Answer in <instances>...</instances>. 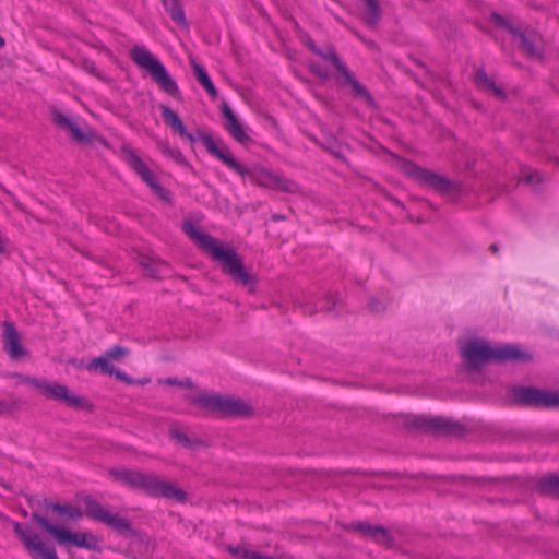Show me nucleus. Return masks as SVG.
Segmentation results:
<instances>
[{
	"label": "nucleus",
	"mask_w": 559,
	"mask_h": 559,
	"mask_svg": "<svg viewBox=\"0 0 559 559\" xmlns=\"http://www.w3.org/2000/svg\"><path fill=\"white\" fill-rule=\"evenodd\" d=\"M164 8L169 10L171 7L178 3V0H162Z\"/></svg>",
	"instance_id": "nucleus-44"
},
{
	"label": "nucleus",
	"mask_w": 559,
	"mask_h": 559,
	"mask_svg": "<svg viewBox=\"0 0 559 559\" xmlns=\"http://www.w3.org/2000/svg\"><path fill=\"white\" fill-rule=\"evenodd\" d=\"M332 309H333V307H326V308H322L321 310H326V311H329V310H332Z\"/></svg>",
	"instance_id": "nucleus-50"
},
{
	"label": "nucleus",
	"mask_w": 559,
	"mask_h": 559,
	"mask_svg": "<svg viewBox=\"0 0 559 559\" xmlns=\"http://www.w3.org/2000/svg\"><path fill=\"white\" fill-rule=\"evenodd\" d=\"M0 189H1V190H2L7 195H9V197H10V199H11V200H12V202L14 203V206H15L17 210H20V211H25V209H24L23 204H22L20 201H17L16 197H15V195L10 191V190H8V189H7L4 186H2L1 183H0Z\"/></svg>",
	"instance_id": "nucleus-40"
},
{
	"label": "nucleus",
	"mask_w": 559,
	"mask_h": 559,
	"mask_svg": "<svg viewBox=\"0 0 559 559\" xmlns=\"http://www.w3.org/2000/svg\"><path fill=\"white\" fill-rule=\"evenodd\" d=\"M411 425L438 436L461 437L465 431L459 421L443 417L416 416Z\"/></svg>",
	"instance_id": "nucleus-13"
},
{
	"label": "nucleus",
	"mask_w": 559,
	"mask_h": 559,
	"mask_svg": "<svg viewBox=\"0 0 559 559\" xmlns=\"http://www.w3.org/2000/svg\"><path fill=\"white\" fill-rule=\"evenodd\" d=\"M20 377L23 382L31 384L47 397L58 401L68 407L86 411H92L94 407L86 397L75 394L64 384L39 380L33 377Z\"/></svg>",
	"instance_id": "nucleus-8"
},
{
	"label": "nucleus",
	"mask_w": 559,
	"mask_h": 559,
	"mask_svg": "<svg viewBox=\"0 0 559 559\" xmlns=\"http://www.w3.org/2000/svg\"><path fill=\"white\" fill-rule=\"evenodd\" d=\"M118 380L124 382V383H128V384H131L133 383V380L127 376L124 372H122L121 370L119 369H116L115 368V371L112 373Z\"/></svg>",
	"instance_id": "nucleus-42"
},
{
	"label": "nucleus",
	"mask_w": 559,
	"mask_h": 559,
	"mask_svg": "<svg viewBox=\"0 0 559 559\" xmlns=\"http://www.w3.org/2000/svg\"><path fill=\"white\" fill-rule=\"evenodd\" d=\"M121 154L124 162L147 183L151 189L164 201H170V193L162 187L155 179L153 173L147 165L138 156L130 146L123 145Z\"/></svg>",
	"instance_id": "nucleus-12"
},
{
	"label": "nucleus",
	"mask_w": 559,
	"mask_h": 559,
	"mask_svg": "<svg viewBox=\"0 0 559 559\" xmlns=\"http://www.w3.org/2000/svg\"><path fill=\"white\" fill-rule=\"evenodd\" d=\"M167 12L169 13L170 17L179 25H187V21H186V17H185V12H183V9L182 7L179 4V2L177 4H175L174 7H171L169 10H167Z\"/></svg>",
	"instance_id": "nucleus-34"
},
{
	"label": "nucleus",
	"mask_w": 559,
	"mask_h": 559,
	"mask_svg": "<svg viewBox=\"0 0 559 559\" xmlns=\"http://www.w3.org/2000/svg\"><path fill=\"white\" fill-rule=\"evenodd\" d=\"M165 383L168 384V385H177V386H183V388H187V389H193L194 388V384L192 382V380L190 378H187L182 381L176 379V378H167L165 380Z\"/></svg>",
	"instance_id": "nucleus-39"
},
{
	"label": "nucleus",
	"mask_w": 559,
	"mask_h": 559,
	"mask_svg": "<svg viewBox=\"0 0 559 559\" xmlns=\"http://www.w3.org/2000/svg\"><path fill=\"white\" fill-rule=\"evenodd\" d=\"M162 117L165 121V123L175 132L180 134L185 133V124L182 123L180 117L176 111H174L170 107L167 105H160L159 106Z\"/></svg>",
	"instance_id": "nucleus-25"
},
{
	"label": "nucleus",
	"mask_w": 559,
	"mask_h": 559,
	"mask_svg": "<svg viewBox=\"0 0 559 559\" xmlns=\"http://www.w3.org/2000/svg\"><path fill=\"white\" fill-rule=\"evenodd\" d=\"M556 162L559 164V157L556 159Z\"/></svg>",
	"instance_id": "nucleus-52"
},
{
	"label": "nucleus",
	"mask_w": 559,
	"mask_h": 559,
	"mask_svg": "<svg viewBox=\"0 0 559 559\" xmlns=\"http://www.w3.org/2000/svg\"><path fill=\"white\" fill-rule=\"evenodd\" d=\"M222 115L225 119L226 131L241 145L248 146L252 143V139L245 132L241 123L234 114L233 109L224 104L222 106Z\"/></svg>",
	"instance_id": "nucleus-20"
},
{
	"label": "nucleus",
	"mask_w": 559,
	"mask_h": 559,
	"mask_svg": "<svg viewBox=\"0 0 559 559\" xmlns=\"http://www.w3.org/2000/svg\"><path fill=\"white\" fill-rule=\"evenodd\" d=\"M461 354L466 368L478 371L487 362L504 364L507 361H530L532 356L514 345L491 347L481 340H471L462 348Z\"/></svg>",
	"instance_id": "nucleus-3"
},
{
	"label": "nucleus",
	"mask_w": 559,
	"mask_h": 559,
	"mask_svg": "<svg viewBox=\"0 0 559 559\" xmlns=\"http://www.w3.org/2000/svg\"><path fill=\"white\" fill-rule=\"evenodd\" d=\"M200 134H203V133L198 131L197 134H192V133L188 132L187 129H185V133L180 134V136L183 139H187L190 143H194L198 140H201L203 142V140L200 138Z\"/></svg>",
	"instance_id": "nucleus-41"
},
{
	"label": "nucleus",
	"mask_w": 559,
	"mask_h": 559,
	"mask_svg": "<svg viewBox=\"0 0 559 559\" xmlns=\"http://www.w3.org/2000/svg\"><path fill=\"white\" fill-rule=\"evenodd\" d=\"M129 353V350L122 346H119V345H116L111 348H109L106 353H105V356L110 360H119L121 359L122 357L127 356Z\"/></svg>",
	"instance_id": "nucleus-36"
},
{
	"label": "nucleus",
	"mask_w": 559,
	"mask_h": 559,
	"mask_svg": "<svg viewBox=\"0 0 559 559\" xmlns=\"http://www.w3.org/2000/svg\"><path fill=\"white\" fill-rule=\"evenodd\" d=\"M169 437L177 444H180L188 449L204 445V442L202 440L189 438L186 431L176 423L171 424L169 427Z\"/></svg>",
	"instance_id": "nucleus-23"
},
{
	"label": "nucleus",
	"mask_w": 559,
	"mask_h": 559,
	"mask_svg": "<svg viewBox=\"0 0 559 559\" xmlns=\"http://www.w3.org/2000/svg\"><path fill=\"white\" fill-rule=\"evenodd\" d=\"M308 69L309 71L316 75L317 78L321 79V80H326L330 78V73L329 71H326L325 69H323L321 66H319L318 63H314V62H309L308 64Z\"/></svg>",
	"instance_id": "nucleus-37"
},
{
	"label": "nucleus",
	"mask_w": 559,
	"mask_h": 559,
	"mask_svg": "<svg viewBox=\"0 0 559 559\" xmlns=\"http://www.w3.org/2000/svg\"><path fill=\"white\" fill-rule=\"evenodd\" d=\"M14 532L34 559H58L53 547H47L37 534L22 523H14Z\"/></svg>",
	"instance_id": "nucleus-15"
},
{
	"label": "nucleus",
	"mask_w": 559,
	"mask_h": 559,
	"mask_svg": "<svg viewBox=\"0 0 559 559\" xmlns=\"http://www.w3.org/2000/svg\"><path fill=\"white\" fill-rule=\"evenodd\" d=\"M82 68L88 72L90 74L98 78L99 80H104L102 73L98 71V69L96 68V64L94 61L90 60V59H84L82 61Z\"/></svg>",
	"instance_id": "nucleus-38"
},
{
	"label": "nucleus",
	"mask_w": 559,
	"mask_h": 559,
	"mask_svg": "<svg viewBox=\"0 0 559 559\" xmlns=\"http://www.w3.org/2000/svg\"><path fill=\"white\" fill-rule=\"evenodd\" d=\"M200 138L203 140V144L206 151L212 156L218 158L228 168L237 173L239 176H241L242 178H249L251 182L260 187H273L275 175H273L271 171L258 166L247 168L239 162H237V159L233 156L228 147H226L225 145H223L222 147L218 146L210 134H200Z\"/></svg>",
	"instance_id": "nucleus-4"
},
{
	"label": "nucleus",
	"mask_w": 559,
	"mask_h": 559,
	"mask_svg": "<svg viewBox=\"0 0 559 559\" xmlns=\"http://www.w3.org/2000/svg\"><path fill=\"white\" fill-rule=\"evenodd\" d=\"M32 520L51 534L59 544H72L76 547L91 550L97 549V539L94 535L86 533H72L69 530L51 524L46 518L33 512Z\"/></svg>",
	"instance_id": "nucleus-11"
},
{
	"label": "nucleus",
	"mask_w": 559,
	"mask_h": 559,
	"mask_svg": "<svg viewBox=\"0 0 559 559\" xmlns=\"http://www.w3.org/2000/svg\"><path fill=\"white\" fill-rule=\"evenodd\" d=\"M513 403L518 406L532 408H558L559 392L535 386H514L512 389Z\"/></svg>",
	"instance_id": "nucleus-10"
},
{
	"label": "nucleus",
	"mask_w": 559,
	"mask_h": 559,
	"mask_svg": "<svg viewBox=\"0 0 559 559\" xmlns=\"http://www.w3.org/2000/svg\"><path fill=\"white\" fill-rule=\"evenodd\" d=\"M139 264L145 271V275L153 280H160L163 271L168 267L166 262L147 255L140 257Z\"/></svg>",
	"instance_id": "nucleus-21"
},
{
	"label": "nucleus",
	"mask_w": 559,
	"mask_h": 559,
	"mask_svg": "<svg viewBox=\"0 0 559 559\" xmlns=\"http://www.w3.org/2000/svg\"><path fill=\"white\" fill-rule=\"evenodd\" d=\"M22 401L19 399L0 400V416L10 415L21 408Z\"/></svg>",
	"instance_id": "nucleus-32"
},
{
	"label": "nucleus",
	"mask_w": 559,
	"mask_h": 559,
	"mask_svg": "<svg viewBox=\"0 0 559 559\" xmlns=\"http://www.w3.org/2000/svg\"><path fill=\"white\" fill-rule=\"evenodd\" d=\"M87 368L88 370H99L102 373L110 376H112L115 371V367L109 362L106 356L94 358Z\"/></svg>",
	"instance_id": "nucleus-29"
},
{
	"label": "nucleus",
	"mask_w": 559,
	"mask_h": 559,
	"mask_svg": "<svg viewBox=\"0 0 559 559\" xmlns=\"http://www.w3.org/2000/svg\"><path fill=\"white\" fill-rule=\"evenodd\" d=\"M366 5L364 21L367 26L374 28L381 17L382 10L378 0H361Z\"/></svg>",
	"instance_id": "nucleus-26"
},
{
	"label": "nucleus",
	"mask_w": 559,
	"mask_h": 559,
	"mask_svg": "<svg viewBox=\"0 0 559 559\" xmlns=\"http://www.w3.org/2000/svg\"><path fill=\"white\" fill-rule=\"evenodd\" d=\"M109 475L115 481L135 490H142L153 498H165L178 502L187 500V493L182 489L164 480L154 473H144L139 469L111 468L109 469Z\"/></svg>",
	"instance_id": "nucleus-2"
},
{
	"label": "nucleus",
	"mask_w": 559,
	"mask_h": 559,
	"mask_svg": "<svg viewBox=\"0 0 559 559\" xmlns=\"http://www.w3.org/2000/svg\"><path fill=\"white\" fill-rule=\"evenodd\" d=\"M538 490L544 496L559 498V474L543 478L538 484Z\"/></svg>",
	"instance_id": "nucleus-27"
},
{
	"label": "nucleus",
	"mask_w": 559,
	"mask_h": 559,
	"mask_svg": "<svg viewBox=\"0 0 559 559\" xmlns=\"http://www.w3.org/2000/svg\"><path fill=\"white\" fill-rule=\"evenodd\" d=\"M186 400L202 409H207L225 417L248 418L254 414L252 406L240 399L231 396H224L219 394H199L188 395L186 396Z\"/></svg>",
	"instance_id": "nucleus-5"
},
{
	"label": "nucleus",
	"mask_w": 559,
	"mask_h": 559,
	"mask_svg": "<svg viewBox=\"0 0 559 559\" xmlns=\"http://www.w3.org/2000/svg\"><path fill=\"white\" fill-rule=\"evenodd\" d=\"M347 531L358 532L362 536L372 538L376 543L382 544L386 547L393 546V537L388 530L382 525H370L365 522H354L346 525Z\"/></svg>",
	"instance_id": "nucleus-19"
},
{
	"label": "nucleus",
	"mask_w": 559,
	"mask_h": 559,
	"mask_svg": "<svg viewBox=\"0 0 559 559\" xmlns=\"http://www.w3.org/2000/svg\"><path fill=\"white\" fill-rule=\"evenodd\" d=\"M182 230L202 250L206 251L213 261L218 262L222 272L235 283L242 286L255 283L253 275L246 270L242 259L234 249L223 247L212 236L200 231L191 222H183Z\"/></svg>",
	"instance_id": "nucleus-1"
},
{
	"label": "nucleus",
	"mask_w": 559,
	"mask_h": 559,
	"mask_svg": "<svg viewBox=\"0 0 559 559\" xmlns=\"http://www.w3.org/2000/svg\"><path fill=\"white\" fill-rule=\"evenodd\" d=\"M330 299H332V296L331 295L326 296V300H330Z\"/></svg>",
	"instance_id": "nucleus-51"
},
{
	"label": "nucleus",
	"mask_w": 559,
	"mask_h": 559,
	"mask_svg": "<svg viewBox=\"0 0 559 559\" xmlns=\"http://www.w3.org/2000/svg\"><path fill=\"white\" fill-rule=\"evenodd\" d=\"M403 168L409 177L440 193H449L454 190V185L448 178L440 176L432 170L423 168L412 162H405Z\"/></svg>",
	"instance_id": "nucleus-14"
},
{
	"label": "nucleus",
	"mask_w": 559,
	"mask_h": 559,
	"mask_svg": "<svg viewBox=\"0 0 559 559\" xmlns=\"http://www.w3.org/2000/svg\"><path fill=\"white\" fill-rule=\"evenodd\" d=\"M130 56L138 67L150 73L151 79L159 86L160 90L173 97H177L179 95V88L175 80L167 72L164 64L146 48L134 46L130 51Z\"/></svg>",
	"instance_id": "nucleus-7"
},
{
	"label": "nucleus",
	"mask_w": 559,
	"mask_h": 559,
	"mask_svg": "<svg viewBox=\"0 0 559 559\" xmlns=\"http://www.w3.org/2000/svg\"><path fill=\"white\" fill-rule=\"evenodd\" d=\"M160 151H162V153L164 155L169 156L176 163L181 164V165H186L187 164L185 156L182 155V153L178 148H171L168 145L163 144V145H160Z\"/></svg>",
	"instance_id": "nucleus-33"
},
{
	"label": "nucleus",
	"mask_w": 559,
	"mask_h": 559,
	"mask_svg": "<svg viewBox=\"0 0 559 559\" xmlns=\"http://www.w3.org/2000/svg\"><path fill=\"white\" fill-rule=\"evenodd\" d=\"M273 186L277 187L282 191L290 192V193L295 192L297 189V186L294 181L288 180L283 177H277V176H275Z\"/></svg>",
	"instance_id": "nucleus-35"
},
{
	"label": "nucleus",
	"mask_w": 559,
	"mask_h": 559,
	"mask_svg": "<svg viewBox=\"0 0 559 559\" xmlns=\"http://www.w3.org/2000/svg\"><path fill=\"white\" fill-rule=\"evenodd\" d=\"M2 342L7 354L14 360L27 355V350L21 344V336L11 321L3 322Z\"/></svg>",
	"instance_id": "nucleus-18"
},
{
	"label": "nucleus",
	"mask_w": 559,
	"mask_h": 559,
	"mask_svg": "<svg viewBox=\"0 0 559 559\" xmlns=\"http://www.w3.org/2000/svg\"><path fill=\"white\" fill-rule=\"evenodd\" d=\"M414 62L416 63V66H418V67H420L423 69L426 68V64L423 61L418 60V59H414Z\"/></svg>",
	"instance_id": "nucleus-47"
},
{
	"label": "nucleus",
	"mask_w": 559,
	"mask_h": 559,
	"mask_svg": "<svg viewBox=\"0 0 559 559\" xmlns=\"http://www.w3.org/2000/svg\"><path fill=\"white\" fill-rule=\"evenodd\" d=\"M369 308L372 312H381L385 309L384 305L377 299H372L369 304Z\"/></svg>",
	"instance_id": "nucleus-43"
},
{
	"label": "nucleus",
	"mask_w": 559,
	"mask_h": 559,
	"mask_svg": "<svg viewBox=\"0 0 559 559\" xmlns=\"http://www.w3.org/2000/svg\"><path fill=\"white\" fill-rule=\"evenodd\" d=\"M489 251L492 253V254H497L499 252V246L497 243H492L489 246Z\"/></svg>",
	"instance_id": "nucleus-46"
},
{
	"label": "nucleus",
	"mask_w": 559,
	"mask_h": 559,
	"mask_svg": "<svg viewBox=\"0 0 559 559\" xmlns=\"http://www.w3.org/2000/svg\"><path fill=\"white\" fill-rule=\"evenodd\" d=\"M392 201H393L396 205H402V203H401L397 199L392 198Z\"/></svg>",
	"instance_id": "nucleus-49"
},
{
	"label": "nucleus",
	"mask_w": 559,
	"mask_h": 559,
	"mask_svg": "<svg viewBox=\"0 0 559 559\" xmlns=\"http://www.w3.org/2000/svg\"><path fill=\"white\" fill-rule=\"evenodd\" d=\"M521 180L530 186H537L542 183L543 178L539 171L530 167H523L521 169Z\"/></svg>",
	"instance_id": "nucleus-30"
},
{
	"label": "nucleus",
	"mask_w": 559,
	"mask_h": 559,
	"mask_svg": "<svg viewBox=\"0 0 559 559\" xmlns=\"http://www.w3.org/2000/svg\"><path fill=\"white\" fill-rule=\"evenodd\" d=\"M475 83L477 86L486 92H491L500 99H506L507 94L504 90L497 85L492 79H490L484 69H477L475 72Z\"/></svg>",
	"instance_id": "nucleus-22"
},
{
	"label": "nucleus",
	"mask_w": 559,
	"mask_h": 559,
	"mask_svg": "<svg viewBox=\"0 0 559 559\" xmlns=\"http://www.w3.org/2000/svg\"><path fill=\"white\" fill-rule=\"evenodd\" d=\"M49 509L60 514H66L70 519L78 520L83 516V512L75 506L72 504H60V503H48Z\"/></svg>",
	"instance_id": "nucleus-28"
},
{
	"label": "nucleus",
	"mask_w": 559,
	"mask_h": 559,
	"mask_svg": "<svg viewBox=\"0 0 559 559\" xmlns=\"http://www.w3.org/2000/svg\"><path fill=\"white\" fill-rule=\"evenodd\" d=\"M228 551L231 555L241 557L243 559H261L263 556L258 551H253L241 546H228Z\"/></svg>",
	"instance_id": "nucleus-31"
},
{
	"label": "nucleus",
	"mask_w": 559,
	"mask_h": 559,
	"mask_svg": "<svg viewBox=\"0 0 559 559\" xmlns=\"http://www.w3.org/2000/svg\"><path fill=\"white\" fill-rule=\"evenodd\" d=\"M52 121L58 128L68 131L71 139L80 144H92L95 140L104 143V140L93 131H82L75 122L56 109L52 111Z\"/></svg>",
	"instance_id": "nucleus-17"
},
{
	"label": "nucleus",
	"mask_w": 559,
	"mask_h": 559,
	"mask_svg": "<svg viewBox=\"0 0 559 559\" xmlns=\"http://www.w3.org/2000/svg\"><path fill=\"white\" fill-rule=\"evenodd\" d=\"M490 20L499 27L507 29L512 35L519 37L521 41V49L523 52L531 57L537 58L540 57V52L536 47V36L527 35L521 32L519 28L514 27L507 19H504L501 14L497 12H492L490 15Z\"/></svg>",
	"instance_id": "nucleus-16"
},
{
	"label": "nucleus",
	"mask_w": 559,
	"mask_h": 559,
	"mask_svg": "<svg viewBox=\"0 0 559 559\" xmlns=\"http://www.w3.org/2000/svg\"><path fill=\"white\" fill-rule=\"evenodd\" d=\"M284 218H285V217H284L283 215H278V214H274V215L272 216V219H273V221H283Z\"/></svg>",
	"instance_id": "nucleus-48"
},
{
	"label": "nucleus",
	"mask_w": 559,
	"mask_h": 559,
	"mask_svg": "<svg viewBox=\"0 0 559 559\" xmlns=\"http://www.w3.org/2000/svg\"><path fill=\"white\" fill-rule=\"evenodd\" d=\"M82 502L85 507V515L97 522L108 525L111 530L124 537L136 535L128 519L118 514L110 513L96 499L91 496H84Z\"/></svg>",
	"instance_id": "nucleus-9"
},
{
	"label": "nucleus",
	"mask_w": 559,
	"mask_h": 559,
	"mask_svg": "<svg viewBox=\"0 0 559 559\" xmlns=\"http://www.w3.org/2000/svg\"><path fill=\"white\" fill-rule=\"evenodd\" d=\"M304 312H305V313H307V314H309V316H312L313 313H316V312H317V309H316V308H313L312 306H310V307H307V306H306V307H305Z\"/></svg>",
	"instance_id": "nucleus-45"
},
{
	"label": "nucleus",
	"mask_w": 559,
	"mask_h": 559,
	"mask_svg": "<svg viewBox=\"0 0 559 559\" xmlns=\"http://www.w3.org/2000/svg\"><path fill=\"white\" fill-rule=\"evenodd\" d=\"M190 64L197 81L206 90V92L212 98H216L218 95L217 90L212 83L205 69L201 64H199L194 59H190Z\"/></svg>",
	"instance_id": "nucleus-24"
},
{
	"label": "nucleus",
	"mask_w": 559,
	"mask_h": 559,
	"mask_svg": "<svg viewBox=\"0 0 559 559\" xmlns=\"http://www.w3.org/2000/svg\"><path fill=\"white\" fill-rule=\"evenodd\" d=\"M302 43L307 46L309 50L313 53L322 58L323 60L330 62L333 68L338 72L337 80L343 84H346L352 87V93L355 97L361 98L367 103L371 104L373 102L368 90L358 82V80L352 74L345 63H343L340 57L336 53V50L333 46H326L325 49H321L317 46L316 41L308 35L302 37Z\"/></svg>",
	"instance_id": "nucleus-6"
}]
</instances>
